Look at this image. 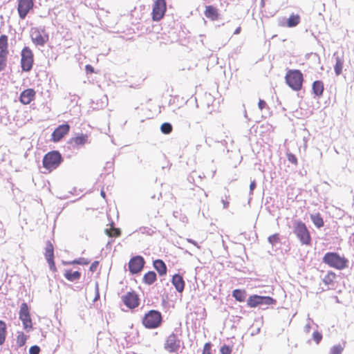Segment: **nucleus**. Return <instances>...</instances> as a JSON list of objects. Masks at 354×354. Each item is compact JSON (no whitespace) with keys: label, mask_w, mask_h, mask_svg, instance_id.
Listing matches in <instances>:
<instances>
[{"label":"nucleus","mask_w":354,"mask_h":354,"mask_svg":"<svg viewBox=\"0 0 354 354\" xmlns=\"http://www.w3.org/2000/svg\"><path fill=\"white\" fill-rule=\"evenodd\" d=\"M258 107L259 109L262 111L263 109H266L268 108V104L267 103L263 100H259V102H258Z\"/></svg>","instance_id":"obj_45"},{"label":"nucleus","mask_w":354,"mask_h":354,"mask_svg":"<svg viewBox=\"0 0 354 354\" xmlns=\"http://www.w3.org/2000/svg\"><path fill=\"white\" fill-rule=\"evenodd\" d=\"M140 231L142 234H147L150 236H151L154 233L153 230L152 228L148 227H140Z\"/></svg>","instance_id":"obj_43"},{"label":"nucleus","mask_w":354,"mask_h":354,"mask_svg":"<svg viewBox=\"0 0 354 354\" xmlns=\"http://www.w3.org/2000/svg\"><path fill=\"white\" fill-rule=\"evenodd\" d=\"M90 263V261L85 258H79L77 259H75L72 262L68 263V264H79V265H87Z\"/></svg>","instance_id":"obj_38"},{"label":"nucleus","mask_w":354,"mask_h":354,"mask_svg":"<svg viewBox=\"0 0 354 354\" xmlns=\"http://www.w3.org/2000/svg\"><path fill=\"white\" fill-rule=\"evenodd\" d=\"M313 338L316 344H319L322 339V335L317 330L314 331L313 333Z\"/></svg>","instance_id":"obj_41"},{"label":"nucleus","mask_w":354,"mask_h":354,"mask_svg":"<svg viewBox=\"0 0 354 354\" xmlns=\"http://www.w3.org/2000/svg\"><path fill=\"white\" fill-rule=\"evenodd\" d=\"M88 141V136L86 134H80L74 138H72L70 140V144L73 147L82 146L86 144Z\"/></svg>","instance_id":"obj_19"},{"label":"nucleus","mask_w":354,"mask_h":354,"mask_svg":"<svg viewBox=\"0 0 354 354\" xmlns=\"http://www.w3.org/2000/svg\"><path fill=\"white\" fill-rule=\"evenodd\" d=\"M228 204H229V203H228L227 202V203H224V206H225V207H227Z\"/></svg>","instance_id":"obj_55"},{"label":"nucleus","mask_w":354,"mask_h":354,"mask_svg":"<svg viewBox=\"0 0 354 354\" xmlns=\"http://www.w3.org/2000/svg\"><path fill=\"white\" fill-rule=\"evenodd\" d=\"M188 241H189V243H192V244H194V245H196V243L194 241H192V240H188Z\"/></svg>","instance_id":"obj_54"},{"label":"nucleus","mask_w":354,"mask_h":354,"mask_svg":"<svg viewBox=\"0 0 354 354\" xmlns=\"http://www.w3.org/2000/svg\"><path fill=\"white\" fill-rule=\"evenodd\" d=\"M173 127L170 123L165 122L160 127L161 131L165 134H169L172 131Z\"/></svg>","instance_id":"obj_35"},{"label":"nucleus","mask_w":354,"mask_h":354,"mask_svg":"<svg viewBox=\"0 0 354 354\" xmlns=\"http://www.w3.org/2000/svg\"><path fill=\"white\" fill-rule=\"evenodd\" d=\"M40 352V348L38 346H32L29 349L30 354H39Z\"/></svg>","instance_id":"obj_44"},{"label":"nucleus","mask_w":354,"mask_h":354,"mask_svg":"<svg viewBox=\"0 0 354 354\" xmlns=\"http://www.w3.org/2000/svg\"><path fill=\"white\" fill-rule=\"evenodd\" d=\"M344 349V346L341 344H337L333 346L330 350L329 354H342Z\"/></svg>","instance_id":"obj_33"},{"label":"nucleus","mask_w":354,"mask_h":354,"mask_svg":"<svg viewBox=\"0 0 354 354\" xmlns=\"http://www.w3.org/2000/svg\"><path fill=\"white\" fill-rule=\"evenodd\" d=\"M241 27H238V28L235 30V31H234V34H235V35H238V34H239V33H240V32H241Z\"/></svg>","instance_id":"obj_52"},{"label":"nucleus","mask_w":354,"mask_h":354,"mask_svg":"<svg viewBox=\"0 0 354 354\" xmlns=\"http://www.w3.org/2000/svg\"><path fill=\"white\" fill-rule=\"evenodd\" d=\"M70 126L67 124L59 125L52 133V139L54 142L59 141L69 131Z\"/></svg>","instance_id":"obj_12"},{"label":"nucleus","mask_w":354,"mask_h":354,"mask_svg":"<svg viewBox=\"0 0 354 354\" xmlns=\"http://www.w3.org/2000/svg\"><path fill=\"white\" fill-rule=\"evenodd\" d=\"M310 219L313 224L318 228L324 226V222L319 213L310 215Z\"/></svg>","instance_id":"obj_26"},{"label":"nucleus","mask_w":354,"mask_h":354,"mask_svg":"<svg viewBox=\"0 0 354 354\" xmlns=\"http://www.w3.org/2000/svg\"><path fill=\"white\" fill-rule=\"evenodd\" d=\"M312 89L313 93L318 96L321 97L323 95L324 86V83L320 80H316L313 83Z\"/></svg>","instance_id":"obj_21"},{"label":"nucleus","mask_w":354,"mask_h":354,"mask_svg":"<svg viewBox=\"0 0 354 354\" xmlns=\"http://www.w3.org/2000/svg\"><path fill=\"white\" fill-rule=\"evenodd\" d=\"M30 37L32 42L37 46H44L48 41V35L44 30L32 28L30 30Z\"/></svg>","instance_id":"obj_7"},{"label":"nucleus","mask_w":354,"mask_h":354,"mask_svg":"<svg viewBox=\"0 0 354 354\" xmlns=\"http://www.w3.org/2000/svg\"><path fill=\"white\" fill-rule=\"evenodd\" d=\"M105 232L110 237H117L120 235V230L118 228L106 229Z\"/></svg>","instance_id":"obj_34"},{"label":"nucleus","mask_w":354,"mask_h":354,"mask_svg":"<svg viewBox=\"0 0 354 354\" xmlns=\"http://www.w3.org/2000/svg\"><path fill=\"white\" fill-rule=\"evenodd\" d=\"M26 342V336L24 334V333H19L17 337V343L19 346H22L25 344Z\"/></svg>","instance_id":"obj_36"},{"label":"nucleus","mask_w":354,"mask_h":354,"mask_svg":"<svg viewBox=\"0 0 354 354\" xmlns=\"http://www.w3.org/2000/svg\"><path fill=\"white\" fill-rule=\"evenodd\" d=\"M0 53H8V37L6 35H1L0 37Z\"/></svg>","instance_id":"obj_29"},{"label":"nucleus","mask_w":354,"mask_h":354,"mask_svg":"<svg viewBox=\"0 0 354 354\" xmlns=\"http://www.w3.org/2000/svg\"><path fill=\"white\" fill-rule=\"evenodd\" d=\"M336 279V274L333 271H328L323 278V282L327 286H334Z\"/></svg>","instance_id":"obj_22"},{"label":"nucleus","mask_w":354,"mask_h":354,"mask_svg":"<svg viewBox=\"0 0 354 354\" xmlns=\"http://www.w3.org/2000/svg\"><path fill=\"white\" fill-rule=\"evenodd\" d=\"M35 91L32 88L24 91L20 95V101L24 104H28L34 99Z\"/></svg>","instance_id":"obj_16"},{"label":"nucleus","mask_w":354,"mask_h":354,"mask_svg":"<svg viewBox=\"0 0 354 354\" xmlns=\"http://www.w3.org/2000/svg\"><path fill=\"white\" fill-rule=\"evenodd\" d=\"M344 65L343 57H336L335 64L334 66L335 73L336 75H339L342 73V68Z\"/></svg>","instance_id":"obj_25"},{"label":"nucleus","mask_w":354,"mask_h":354,"mask_svg":"<svg viewBox=\"0 0 354 354\" xmlns=\"http://www.w3.org/2000/svg\"><path fill=\"white\" fill-rule=\"evenodd\" d=\"M156 271L160 276H164L167 274V266L163 261L156 259Z\"/></svg>","instance_id":"obj_28"},{"label":"nucleus","mask_w":354,"mask_h":354,"mask_svg":"<svg viewBox=\"0 0 354 354\" xmlns=\"http://www.w3.org/2000/svg\"><path fill=\"white\" fill-rule=\"evenodd\" d=\"M172 283L175 286L176 290L182 292L185 288V281L180 274H175L172 278Z\"/></svg>","instance_id":"obj_20"},{"label":"nucleus","mask_w":354,"mask_h":354,"mask_svg":"<svg viewBox=\"0 0 354 354\" xmlns=\"http://www.w3.org/2000/svg\"><path fill=\"white\" fill-rule=\"evenodd\" d=\"M144 259L140 256L133 257L129 263V271L133 273L139 272L144 266Z\"/></svg>","instance_id":"obj_11"},{"label":"nucleus","mask_w":354,"mask_h":354,"mask_svg":"<svg viewBox=\"0 0 354 354\" xmlns=\"http://www.w3.org/2000/svg\"><path fill=\"white\" fill-rule=\"evenodd\" d=\"M152 264H153V267L155 268V260H153Z\"/></svg>","instance_id":"obj_56"},{"label":"nucleus","mask_w":354,"mask_h":354,"mask_svg":"<svg viewBox=\"0 0 354 354\" xmlns=\"http://www.w3.org/2000/svg\"><path fill=\"white\" fill-rule=\"evenodd\" d=\"M323 262L330 268L344 270L348 266V260L337 252H327L322 259Z\"/></svg>","instance_id":"obj_1"},{"label":"nucleus","mask_w":354,"mask_h":354,"mask_svg":"<svg viewBox=\"0 0 354 354\" xmlns=\"http://www.w3.org/2000/svg\"><path fill=\"white\" fill-rule=\"evenodd\" d=\"M162 322V317L160 312L156 311V328L158 327Z\"/></svg>","instance_id":"obj_46"},{"label":"nucleus","mask_w":354,"mask_h":354,"mask_svg":"<svg viewBox=\"0 0 354 354\" xmlns=\"http://www.w3.org/2000/svg\"><path fill=\"white\" fill-rule=\"evenodd\" d=\"M66 279L70 281L78 280L81 277V273L78 271L72 272L71 270H66L64 273Z\"/></svg>","instance_id":"obj_27"},{"label":"nucleus","mask_w":354,"mask_h":354,"mask_svg":"<svg viewBox=\"0 0 354 354\" xmlns=\"http://www.w3.org/2000/svg\"><path fill=\"white\" fill-rule=\"evenodd\" d=\"M100 194H101V196H102L103 198H105V192H104V191L102 190V191H101Z\"/></svg>","instance_id":"obj_53"},{"label":"nucleus","mask_w":354,"mask_h":354,"mask_svg":"<svg viewBox=\"0 0 354 354\" xmlns=\"http://www.w3.org/2000/svg\"><path fill=\"white\" fill-rule=\"evenodd\" d=\"M167 10L165 0H156V21L162 19Z\"/></svg>","instance_id":"obj_18"},{"label":"nucleus","mask_w":354,"mask_h":354,"mask_svg":"<svg viewBox=\"0 0 354 354\" xmlns=\"http://www.w3.org/2000/svg\"><path fill=\"white\" fill-rule=\"evenodd\" d=\"M268 240L270 244L274 245V244L279 243L280 241L279 234L278 233H276L272 235H270L268 238Z\"/></svg>","instance_id":"obj_37"},{"label":"nucleus","mask_w":354,"mask_h":354,"mask_svg":"<svg viewBox=\"0 0 354 354\" xmlns=\"http://www.w3.org/2000/svg\"><path fill=\"white\" fill-rule=\"evenodd\" d=\"M285 80L286 84L295 91H299L302 88L304 75L297 69H290L286 72Z\"/></svg>","instance_id":"obj_2"},{"label":"nucleus","mask_w":354,"mask_h":354,"mask_svg":"<svg viewBox=\"0 0 354 354\" xmlns=\"http://www.w3.org/2000/svg\"><path fill=\"white\" fill-rule=\"evenodd\" d=\"M143 325L148 328H155V310H151L142 319Z\"/></svg>","instance_id":"obj_15"},{"label":"nucleus","mask_w":354,"mask_h":354,"mask_svg":"<svg viewBox=\"0 0 354 354\" xmlns=\"http://www.w3.org/2000/svg\"><path fill=\"white\" fill-rule=\"evenodd\" d=\"M293 232L302 245H310L311 244L310 233L304 222L295 221Z\"/></svg>","instance_id":"obj_3"},{"label":"nucleus","mask_w":354,"mask_h":354,"mask_svg":"<svg viewBox=\"0 0 354 354\" xmlns=\"http://www.w3.org/2000/svg\"><path fill=\"white\" fill-rule=\"evenodd\" d=\"M143 280L149 285L152 284L155 281V272L149 271L145 274Z\"/></svg>","instance_id":"obj_31"},{"label":"nucleus","mask_w":354,"mask_h":354,"mask_svg":"<svg viewBox=\"0 0 354 354\" xmlns=\"http://www.w3.org/2000/svg\"><path fill=\"white\" fill-rule=\"evenodd\" d=\"M33 54L28 47H24L21 51V66L23 71L28 72L32 69Z\"/></svg>","instance_id":"obj_6"},{"label":"nucleus","mask_w":354,"mask_h":354,"mask_svg":"<svg viewBox=\"0 0 354 354\" xmlns=\"http://www.w3.org/2000/svg\"><path fill=\"white\" fill-rule=\"evenodd\" d=\"M180 346V340L176 335L171 333L169 335L165 343V348L169 353H175L178 351Z\"/></svg>","instance_id":"obj_9"},{"label":"nucleus","mask_w":354,"mask_h":354,"mask_svg":"<svg viewBox=\"0 0 354 354\" xmlns=\"http://www.w3.org/2000/svg\"><path fill=\"white\" fill-rule=\"evenodd\" d=\"M232 351V348L227 345H223L221 347L220 352L221 354H231Z\"/></svg>","instance_id":"obj_42"},{"label":"nucleus","mask_w":354,"mask_h":354,"mask_svg":"<svg viewBox=\"0 0 354 354\" xmlns=\"http://www.w3.org/2000/svg\"><path fill=\"white\" fill-rule=\"evenodd\" d=\"M122 300L124 304L129 308H134L139 304L137 295L133 292H128L123 296Z\"/></svg>","instance_id":"obj_14"},{"label":"nucleus","mask_w":354,"mask_h":354,"mask_svg":"<svg viewBox=\"0 0 354 354\" xmlns=\"http://www.w3.org/2000/svg\"><path fill=\"white\" fill-rule=\"evenodd\" d=\"M86 70L87 73H93V68L91 65H86Z\"/></svg>","instance_id":"obj_49"},{"label":"nucleus","mask_w":354,"mask_h":354,"mask_svg":"<svg viewBox=\"0 0 354 354\" xmlns=\"http://www.w3.org/2000/svg\"><path fill=\"white\" fill-rule=\"evenodd\" d=\"M6 325L4 322L0 320V345H2L6 339Z\"/></svg>","instance_id":"obj_30"},{"label":"nucleus","mask_w":354,"mask_h":354,"mask_svg":"<svg viewBox=\"0 0 354 354\" xmlns=\"http://www.w3.org/2000/svg\"><path fill=\"white\" fill-rule=\"evenodd\" d=\"M8 55V53H0V72L6 68Z\"/></svg>","instance_id":"obj_32"},{"label":"nucleus","mask_w":354,"mask_h":354,"mask_svg":"<svg viewBox=\"0 0 354 354\" xmlns=\"http://www.w3.org/2000/svg\"><path fill=\"white\" fill-rule=\"evenodd\" d=\"M32 7L33 0H19L17 10L19 17L24 19Z\"/></svg>","instance_id":"obj_10"},{"label":"nucleus","mask_w":354,"mask_h":354,"mask_svg":"<svg viewBox=\"0 0 354 354\" xmlns=\"http://www.w3.org/2000/svg\"><path fill=\"white\" fill-rule=\"evenodd\" d=\"M45 256H46V259L48 263H49L50 269L54 270L55 269V263L53 261V257H54L53 246L50 242H48V243L46 245Z\"/></svg>","instance_id":"obj_17"},{"label":"nucleus","mask_w":354,"mask_h":354,"mask_svg":"<svg viewBox=\"0 0 354 354\" xmlns=\"http://www.w3.org/2000/svg\"><path fill=\"white\" fill-rule=\"evenodd\" d=\"M4 234L3 225L0 221V236Z\"/></svg>","instance_id":"obj_50"},{"label":"nucleus","mask_w":354,"mask_h":354,"mask_svg":"<svg viewBox=\"0 0 354 354\" xmlns=\"http://www.w3.org/2000/svg\"><path fill=\"white\" fill-rule=\"evenodd\" d=\"M98 265H99V262L97 261L93 262L89 268L90 271L95 272L96 270Z\"/></svg>","instance_id":"obj_47"},{"label":"nucleus","mask_w":354,"mask_h":354,"mask_svg":"<svg viewBox=\"0 0 354 354\" xmlns=\"http://www.w3.org/2000/svg\"><path fill=\"white\" fill-rule=\"evenodd\" d=\"M300 23V16L299 15L292 14L287 19L286 25L282 24L281 26L292 28L297 26Z\"/></svg>","instance_id":"obj_23"},{"label":"nucleus","mask_w":354,"mask_h":354,"mask_svg":"<svg viewBox=\"0 0 354 354\" xmlns=\"http://www.w3.org/2000/svg\"><path fill=\"white\" fill-rule=\"evenodd\" d=\"M286 156H287L288 160L290 162H291L292 164H293L295 165H297L298 160H297V158L295 156V155H294L293 153L289 152V153H286Z\"/></svg>","instance_id":"obj_39"},{"label":"nucleus","mask_w":354,"mask_h":354,"mask_svg":"<svg viewBox=\"0 0 354 354\" xmlns=\"http://www.w3.org/2000/svg\"><path fill=\"white\" fill-rule=\"evenodd\" d=\"M205 16L211 21H217L220 19L218 9L212 5L205 6L204 11Z\"/></svg>","instance_id":"obj_13"},{"label":"nucleus","mask_w":354,"mask_h":354,"mask_svg":"<svg viewBox=\"0 0 354 354\" xmlns=\"http://www.w3.org/2000/svg\"><path fill=\"white\" fill-rule=\"evenodd\" d=\"M19 319L21 320L25 330L29 331L32 329V321L29 313L28 306L26 303H22L20 306Z\"/></svg>","instance_id":"obj_8"},{"label":"nucleus","mask_w":354,"mask_h":354,"mask_svg":"<svg viewBox=\"0 0 354 354\" xmlns=\"http://www.w3.org/2000/svg\"><path fill=\"white\" fill-rule=\"evenodd\" d=\"M276 301L271 297L254 295L249 297L247 304L250 308H255L262 304L272 305Z\"/></svg>","instance_id":"obj_5"},{"label":"nucleus","mask_w":354,"mask_h":354,"mask_svg":"<svg viewBox=\"0 0 354 354\" xmlns=\"http://www.w3.org/2000/svg\"><path fill=\"white\" fill-rule=\"evenodd\" d=\"M151 19L153 21H155V2L151 6Z\"/></svg>","instance_id":"obj_48"},{"label":"nucleus","mask_w":354,"mask_h":354,"mask_svg":"<svg viewBox=\"0 0 354 354\" xmlns=\"http://www.w3.org/2000/svg\"><path fill=\"white\" fill-rule=\"evenodd\" d=\"M202 354H212V344L210 342H206L204 344Z\"/></svg>","instance_id":"obj_40"},{"label":"nucleus","mask_w":354,"mask_h":354,"mask_svg":"<svg viewBox=\"0 0 354 354\" xmlns=\"http://www.w3.org/2000/svg\"><path fill=\"white\" fill-rule=\"evenodd\" d=\"M63 159L58 151H52L47 153L43 158V166L49 171L55 169L59 166Z\"/></svg>","instance_id":"obj_4"},{"label":"nucleus","mask_w":354,"mask_h":354,"mask_svg":"<svg viewBox=\"0 0 354 354\" xmlns=\"http://www.w3.org/2000/svg\"><path fill=\"white\" fill-rule=\"evenodd\" d=\"M256 187V183L254 181H252L251 182L250 185V189L252 191Z\"/></svg>","instance_id":"obj_51"},{"label":"nucleus","mask_w":354,"mask_h":354,"mask_svg":"<svg viewBox=\"0 0 354 354\" xmlns=\"http://www.w3.org/2000/svg\"><path fill=\"white\" fill-rule=\"evenodd\" d=\"M232 296L236 301L243 302L245 300L246 291L245 290L235 289L232 291Z\"/></svg>","instance_id":"obj_24"},{"label":"nucleus","mask_w":354,"mask_h":354,"mask_svg":"<svg viewBox=\"0 0 354 354\" xmlns=\"http://www.w3.org/2000/svg\"><path fill=\"white\" fill-rule=\"evenodd\" d=\"M96 288L97 289L98 288V284L96 283Z\"/></svg>","instance_id":"obj_57"}]
</instances>
